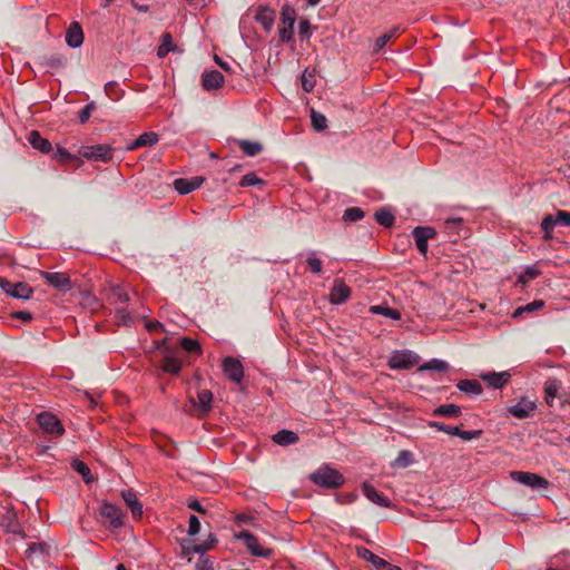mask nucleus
Wrapping results in <instances>:
<instances>
[{
    "instance_id": "16",
    "label": "nucleus",
    "mask_w": 570,
    "mask_h": 570,
    "mask_svg": "<svg viewBox=\"0 0 570 570\" xmlns=\"http://www.w3.org/2000/svg\"><path fill=\"white\" fill-rule=\"evenodd\" d=\"M483 381H485L489 386L493 389H502L507 385L511 380V373L509 371L503 372H489L485 374H481L480 376Z\"/></svg>"
},
{
    "instance_id": "8",
    "label": "nucleus",
    "mask_w": 570,
    "mask_h": 570,
    "mask_svg": "<svg viewBox=\"0 0 570 570\" xmlns=\"http://www.w3.org/2000/svg\"><path fill=\"white\" fill-rule=\"evenodd\" d=\"M0 287L6 294L18 299H29L33 293L29 284L24 282L13 283L3 277H0Z\"/></svg>"
},
{
    "instance_id": "51",
    "label": "nucleus",
    "mask_w": 570,
    "mask_h": 570,
    "mask_svg": "<svg viewBox=\"0 0 570 570\" xmlns=\"http://www.w3.org/2000/svg\"><path fill=\"white\" fill-rule=\"evenodd\" d=\"M96 109V102L95 101H91L89 104H87L80 111H79V121L81 124H86L90 116H91V112Z\"/></svg>"
},
{
    "instance_id": "5",
    "label": "nucleus",
    "mask_w": 570,
    "mask_h": 570,
    "mask_svg": "<svg viewBox=\"0 0 570 570\" xmlns=\"http://www.w3.org/2000/svg\"><path fill=\"white\" fill-rule=\"evenodd\" d=\"M235 539L243 541L247 550L255 557L269 558L273 556V550L262 547L257 538L247 530L236 533Z\"/></svg>"
},
{
    "instance_id": "37",
    "label": "nucleus",
    "mask_w": 570,
    "mask_h": 570,
    "mask_svg": "<svg viewBox=\"0 0 570 570\" xmlns=\"http://www.w3.org/2000/svg\"><path fill=\"white\" fill-rule=\"evenodd\" d=\"M416 358H389L387 365L392 370H411Z\"/></svg>"
},
{
    "instance_id": "18",
    "label": "nucleus",
    "mask_w": 570,
    "mask_h": 570,
    "mask_svg": "<svg viewBox=\"0 0 570 570\" xmlns=\"http://www.w3.org/2000/svg\"><path fill=\"white\" fill-rule=\"evenodd\" d=\"M203 183L204 178L200 176H196L190 179L177 178L174 181V187L179 194L186 195L199 188Z\"/></svg>"
},
{
    "instance_id": "42",
    "label": "nucleus",
    "mask_w": 570,
    "mask_h": 570,
    "mask_svg": "<svg viewBox=\"0 0 570 570\" xmlns=\"http://www.w3.org/2000/svg\"><path fill=\"white\" fill-rule=\"evenodd\" d=\"M49 546L45 542L30 543L26 550V557L31 558L33 556H45L48 553Z\"/></svg>"
},
{
    "instance_id": "20",
    "label": "nucleus",
    "mask_w": 570,
    "mask_h": 570,
    "mask_svg": "<svg viewBox=\"0 0 570 570\" xmlns=\"http://www.w3.org/2000/svg\"><path fill=\"white\" fill-rule=\"evenodd\" d=\"M364 495L373 503L383 507L390 508L391 501L389 498L380 493L372 484L364 483L362 487Z\"/></svg>"
},
{
    "instance_id": "9",
    "label": "nucleus",
    "mask_w": 570,
    "mask_h": 570,
    "mask_svg": "<svg viewBox=\"0 0 570 570\" xmlns=\"http://www.w3.org/2000/svg\"><path fill=\"white\" fill-rule=\"evenodd\" d=\"M535 409V401L530 400L528 396H522L517 404L508 406L507 411L512 416L524 420L530 417Z\"/></svg>"
},
{
    "instance_id": "58",
    "label": "nucleus",
    "mask_w": 570,
    "mask_h": 570,
    "mask_svg": "<svg viewBox=\"0 0 570 570\" xmlns=\"http://www.w3.org/2000/svg\"><path fill=\"white\" fill-rule=\"evenodd\" d=\"M145 327L149 333H163L165 331L163 324L158 321H147Z\"/></svg>"
},
{
    "instance_id": "38",
    "label": "nucleus",
    "mask_w": 570,
    "mask_h": 570,
    "mask_svg": "<svg viewBox=\"0 0 570 570\" xmlns=\"http://www.w3.org/2000/svg\"><path fill=\"white\" fill-rule=\"evenodd\" d=\"M370 311L373 314L384 315V316L390 317L392 320H400L401 318L400 312L397 309L391 308L387 305H374V306H371Z\"/></svg>"
},
{
    "instance_id": "50",
    "label": "nucleus",
    "mask_w": 570,
    "mask_h": 570,
    "mask_svg": "<svg viewBox=\"0 0 570 570\" xmlns=\"http://www.w3.org/2000/svg\"><path fill=\"white\" fill-rule=\"evenodd\" d=\"M298 35L301 40H308L312 31H311V23L307 19H302L298 23Z\"/></svg>"
},
{
    "instance_id": "3",
    "label": "nucleus",
    "mask_w": 570,
    "mask_h": 570,
    "mask_svg": "<svg viewBox=\"0 0 570 570\" xmlns=\"http://www.w3.org/2000/svg\"><path fill=\"white\" fill-rule=\"evenodd\" d=\"M37 422L43 433L59 438L65 433V428L60 420L50 412H41L37 415Z\"/></svg>"
},
{
    "instance_id": "1",
    "label": "nucleus",
    "mask_w": 570,
    "mask_h": 570,
    "mask_svg": "<svg viewBox=\"0 0 570 570\" xmlns=\"http://www.w3.org/2000/svg\"><path fill=\"white\" fill-rule=\"evenodd\" d=\"M157 347L165 353V356H177L179 352L203 353L200 343L187 336H165L155 341Z\"/></svg>"
},
{
    "instance_id": "56",
    "label": "nucleus",
    "mask_w": 570,
    "mask_h": 570,
    "mask_svg": "<svg viewBox=\"0 0 570 570\" xmlns=\"http://www.w3.org/2000/svg\"><path fill=\"white\" fill-rule=\"evenodd\" d=\"M306 262H307L309 269L313 273L320 274L322 272V261L321 259L316 258L315 256H309Z\"/></svg>"
},
{
    "instance_id": "55",
    "label": "nucleus",
    "mask_w": 570,
    "mask_h": 570,
    "mask_svg": "<svg viewBox=\"0 0 570 570\" xmlns=\"http://www.w3.org/2000/svg\"><path fill=\"white\" fill-rule=\"evenodd\" d=\"M199 530H200V522L196 515L191 514L189 517L188 534L195 535L199 532Z\"/></svg>"
},
{
    "instance_id": "7",
    "label": "nucleus",
    "mask_w": 570,
    "mask_h": 570,
    "mask_svg": "<svg viewBox=\"0 0 570 570\" xmlns=\"http://www.w3.org/2000/svg\"><path fill=\"white\" fill-rule=\"evenodd\" d=\"M281 16L282 27L279 28V38L283 42H288L293 39L296 12L289 4H284Z\"/></svg>"
},
{
    "instance_id": "57",
    "label": "nucleus",
    "mask_w": 570,
    "mask_h": 570,
    "mask_svg": "<svg viewBox=\"0 0 570 570\" xmlns=\"http://www.w3.org/2000/svg\"><path fill=\"white\" fill-rule=\"evenodd\" d=\"M116 317L124 325H129L132 322L130 314L124 308L117 309Z\"/></svg>"
},
{
    "instance_id": "6",
    "label": "nucleus",
    "mask_w": 570,
    "mask_h": 570,
    "mask_svg": "<svg viewBox=\"0 0 570 570\" xmlns=\"http://www.w3.org/2000/svg\"><path fill=\"white\" fill-rule=\"evenodd\" d=\"M511 478L513 481H517L533 490H546L550 485L549 481L546 478L531 472L512 471Z\"/></svg>"
},
{
    "instance_id": "19",
    "label": "nucleus",
    "mask_w": 570,
    "mask_h": 570,
    "mask_svg": "<svg viewBox=\"0 0 570 570\" xmlns=\"http://www.w3.org/2000/svg\"><path fill=\"white\" fill-rule=\"evenodd\" d=\"M121 497L126 505L130 509V512L135 519H140L142 515V504L138 500L136 493L132 490H124Z\"/></svg>"
},
{
    "instance_id": "63",
    "label": "nucleus",
    "mask_w": 570,
    "mask_h": 570,
    "mask_svg": "<svg viewBox=\"0 0 570 570\" xmlns=\"http://www.w3.org/2000/svg\"><path fill=\"white\" fill-rule=\"evenodd\" d=\"M236 521L239 523H248L252 521V517L248 514L240 513L236 515Z\"/></svg>"
},
{
    "instance_id": "64",
    "label": "nucleus",
    "mask_w": 570,
    "mask_h": 570,
    "mask_svg": "<svg viewBox=\"0 0 570 570\" xmlns=\"http://www.w3.org/2000/svg\"><path fill=\"white\" fill-rule=\"evenodd\" d=\"M215 61L216 63L225 71H230V66L223 61L220 58H218L217 56L215 57Z\"/></svg>"
},
{
    "instance_id": "28",
    "label": "nucleus",
    "mask_w": 570,
    "mask_h": 570,
    "mask_svg": "<svg viewBox=\"0 0 570 570\" xmlns=\"http://www.w3.org/2000/svg\"><path fill=\"white\" fill-rule=\"evenodd\" d=\"M434 416L458 417L461 414V407L455 404H442L433 410Z\"/></svg>"
},
{
    "instance_id": "39",
    "label": "nucleus",
    "mask_w": 570,
    "mask_h": 570,
    "mask_svg": "<svg viewBox=\"0 0 570 570\" xmlns=\"http://www.w3.org/2000/svg\"><path fill=\"white\" fill-rule=\"evenodd\" d=\"M541 274V271L535 268L534 266H527L518 276L517 284L522 285L523 287L528 284L529 281L534 279Z\"/></svg>"
},
{
    "instance_id": "35",
    "label": "nucleus",
    "mask_w": 570,
    "mask_h": 570,
    "mask_svg": "<svg viewBox=\"0 0 570 570\" xmlns=\"http://www.w3.org/2000/svg\"><path fill=\"white\" fill-rule=\"evenodd\" d=\"M543 306H544V301H542V299L533 301V302H531L529 304H525L523 306H519L517 309H514V312L512 314V317L513 318H518L523 313H532V312H535V311L542 308Z\"/></svg>"
},
{
    "instance_id": "10",
    "label": "nucleus",
    "mask_w": 570,
    "mask_h": 570,
    "mask_svg": "<svg viewBox=\"0 0 570 570\" xmlns=\"http://www.w3.org/2000/svg\"><path fill=\"white\" fill-rule=\"evenodd\" d=\"M222 368L225 376L236 384H240L244 377V367L239 358H223Z\"/></svg>"
},
{
    "instance_id": "25",
    "label": "nucleus",
    "mask_w": 570,
    "mask_h": 570,
    "mask_svg": "<svg viewBox=\"0 0 570 570\" xmlns=\"http://www.w3.org/2000/svg\"><path fill=\"white\" fill-rule=\"evenodd\" d=\"M255 19L266 31H269L274 23V11L265 7H259Z\"/></svg>"
},
{
    "instance_id": "13",
    "label": "nucleus",
    "mask_w": 570,
    "mask_h": 570,
    "mask_svg": "<svg viewBox=\"0 0 570 570\" xmlns=\"http://www.w3.org/2000/svg\"><path fill=\"white\" fill-rule=\"evenodd\" d=\"M351 295V288L344 283V281L336 278L333 283L330 302L334 305L345 303Z\"/></svg>"
},
{
    "instance_id": "52",
    "label": "nucleus",
    "mask_w": 570,
    "mask_h": 570,
    "mask_svg": "<svg viewBox=\"0 0 570 570\" xmlns=\"http://www.w3.org/2000/svg\"><path fill=\"white\" fill-rule=\"evenodd\" d=\"M262 184L263 180L259 177H257L254 173L245 175L239 183L242 187L256 186Z\"/></svg>"
},
{
    "instance_id": "62",
    "label": "nucleus",
    "mask_w": 570,
    "mask_h": 570,
    "mask_svg": "<svg viewBox=\"0 0 570 570\" xmlns=\"http://www.w3.org/2000/svg\"><path fill=\"white\" fill-rule=\"evenodd\" d=\"M16 316H17V318L22 320L23 322H29L32 320V315L26 311L17 312Z\"/></svg>"
},
{
    "instance_id": "27",
    "label": "nucleus",
    "mask_w": 570,
    "mask_h": 570,
    "mask_svg": "<svg viewBox=\"0 0 570 570\" xmlns=\"http://www.w3.org/2000/svg\"><path fill=\"white\" fill-rule=\"evenodd\" d=\"M213 393L209 390H200L197 393V406L202 414H207L212 410Z\"/></svg>"
},
{
    "instance_id": "2",
    "label": "nucleus",
    "mask_w": 570,
    "mask_h": 570,
    "mask_svg": "<svg viewBox=\"0 0 570 570\" xmlns=\"http://www.w3.org/2000/svg\"><path fill=\"white\" fill-rule=\"evenodd\" d=\"M309 480L314 484L326 489H338L345 482V478L340 471L326 464L313 472Z\"/></svg>"
},
{
    "instance_id": "47",
    "label": "nucleus",
    "mask_w": 570,
    "mask_h": 570,
    "mask_svg": "<svg viewBox=\"0 0 570 570\" xmlns=\"http://www.w3.org/2000/svg\"><path fill=\"white\" fill-rule=\"evenodd\" d=\"M444 229L449 234H460V228L463 226L462 218H449L444 222Z\"/></svg>"
},
{
    "instance_id": "53",
    "label": "nucleus",
    "mask_w": 570,
    "mask_h": 570,
    "mask_svg": "<svg viewBox=\"0 0 570 570\" xmlns=\"http://www.w3.org/2000/svg\"><path fill=\"white\" fill-rule=\"evenodd\" d=\"M315 80L313 78V75H307L306 71L302 75V87L304 91L311 92L314 89Z\"/></svg>"
},
{
    "instance_id": "29",
    "label": "nucleus",
    "mask_w": 570,
    "mask_h": 570,
    "mask_svg": "<svg viewBox=\"0 0 570 570\" xmlns=\"http://www.w3.org/2000/svg\"><path fill=\"white\" fill-rule=\"evenodd\" d=\"M458 389L471 395H479L483 391L482 385L475 380H462L458 383Z\"/></svg>"
},
{
    "instance_id": "11",
    "label": "nucleus",
    "mask_w": 570,
    "mask_h": 570,
    "mask_svg": "<svg viewBox=\"0 0 570 570\" xmlns=\"http://www.w3.org/2000/svg\"><path fill=\"white\" fill-rule=\"evenodd\" d=\"M412 235L414 237L415 245H416L419 252L422 255H426L428 246H429L428 242H429V239H432L435 237L436 230L431 226H416L413 229Z\"/></svg>"
},
{
    "instance_id": "24",
    "label": "nucleus",
    "mask_w": 570,
    "mask_h": 570,
    "mask_svg": "<svg viewBox=\"0 0 570 570\" xmlns=\"http://www.w3.org/2000/svg\"><path fill=\"white\" fill-rule=\"evenodd\" d=\"M155 366L165 373L178 374L183 363L180 358H160Z\"/></svg>"
},
{
    "instance_id": "12",
    "label": "nucleus",
    "mask_w": 570,
    "mask_h": 570,
    "mask_svg": "<svg viewBox=\"0 0 570 570\" xmlns=\"http://www.w3.org/2000/svg\"><path fill=\"white\" fill-rule=\"evenodd\" d=\"M356 554L363 560L373 564L376 570H401L400 567L391 564L379 556L374 554L371 550L364 547L356 548Z\"/></svg>"
},
{
    "instance_id": "17",
    "label": "nucleus",
    "mask_w": 570,
    "mask_h": 570,
    "mask_svg": "<svg viewBox=\"0 0 570 570\" xmlns=\"http://www.w3.org/2000/svg\"><path fill=\"white\" fill-rule=\"evenodd\" d=\"M224 76L218 70L204 71L202 73V86L205 90H215L223 86Z\"/></svg>"
},
{
    "instance_id": "30",
    "label": "nucleus",
    "mask_w": 570,
    "mask_h": 570,
    "mask_svg": "<svg viewBox=\"0 0 570 570\" xmlns=\"http://www.w3.org/2000/svg\"><path fill=\"white\" fill-rule=\"evenodd\" d=\"M556 226H558L557 216L556 215L548 214V215H546L543 217V219L541 222V229L544 233L543 238L546 240H550V239L553 238V229H554Z\"/></svg>"
},
{
    "instance_id": "36",
    "label": "nucleus",
    "mask_w": 570,
    "mask_h": 570,
    "mask_svg": "<svg viewBox=\"0 0 570 570\" xmlns=\"http://www.w3.org/2000/svg\"><path fill=\"white\" fill-rule=\"evenodd\" d=\"M108 301L111 304L127 303L129 301V295L122 289L121 286L116 285L110 288Z\"/></svg>"
},
{
    "instance_id": "22",
    "label": "nucleus",
    "mask_w": 570,
    "mask_h": 570,
    "mask_svg": "<svg viewBox=\"0 0 570 570\" xmlns=\"http://www.w3.org/2000/svg\"><path fill=\"white\" fill-rule=\"evenodd\" d=\"M272 440L274 441V443L278 445L288 446L292 444H296L299 438L295 432L284 429L275 433L272 436Z\"/></svg>"
},
{
    "instance_id": "49",
    "label": "nucleus",
    "mask_w": 570,
    "mask_h": 570,
    "mask_svg": "<svg viewBox=\"0 0 570 570\" xmlns=\"http://www.w3.org/2000/svg\"><path fill=\"white\" fill-rule=\"evenodd\" d=\"M413 456L410 451L403 450L399 453L397 458L395 459V465L397 466H407L412 463Z\"/></svg>"
},
{
    "instance_id": "60",
    "label": "nucleus",
    "mask_w": 570,
    "mask_h": 570,
    "mask_svg": "<svg viewBox=\"0 0 570 570\" xmlns=\"http://www.w3.org/2000/svg\"><path fill=\"white\" fill-rule=\"evenodd\" d=\"M197 570H214L213 564L207 559H199V561L196 564Z\"/></svg>"
},
{
    "instance_id": "40",
    "label": "nucleus",
    "mask_w": 570,
    "mask_h": 570,
    "mask_svg": "<svg viewBox=\"0 0 570 570\" xmlns=\"http://www.w3.org/2000/svg\"><path fill=\"white\" fill-rule=\"evenodd\" d=\"M238 146L247 156L252 157L259 154L263 149V146L259 142L249 140H239Z\"/></svg>"
},
{
    "instance_id": "45",
    "label": "nucleus",
    "mask_w": 570,
    "mask_h": 570,
    "mask_svg": "<svg viewBox=\"0 0 570 570\" xmlns=\"http://www.w3.org/2000/svg\"><path fill=\"white\" fill-rule=\"evenodd\" d=\"M364 217V210L360 207H350L345 209L343 214V220L345 222H357Z\"/></svg>"
},
{
    "instance_id": "43",
    "label": "nucleus",
    "mask_w": 570,
    "mask_h": 570,
    "mask_svg": "<svg viewBox=\"0 0 570 570\" xmlns=\"http://www.w3.org/2000/svg\"><path fill=\"white\" fill-rule=\"evenodd\" d=\"M374 216L376 222L384 227H391L394 223V215L389 209L382 208Z\"/></svg>"
},
{
    "instance_id": "33",
    "label": "nucleus",
    "mask_w": 570,
    "mask_h": 570,
    "mask_svg": "<svg viewBox=\"0 0 570 570\" xmlns=\"http://www.w3.org/2000/svg\"><path fill=\"white\" fill-rule=\"evenodd\" d=\"M176 46L173 43V37L170 33L165 32L161 36V43L158 47L157 56L159 58H165L170 51H175Z\"/></svg>"
},
{
    "instance_id": "23",
    "label": "nucleus",
    "mask_w": 570,
    "mask_h": 570,
    "mask_svg": "<svg viewBox=\"0 0 570 570\" xmlns=\"http://www.w3.org/2000/svg\"><path fill=\"white\" fill-rule=\"evenodd\" d=\"M28 142L41 153H49L51 150V144L48 139L43 138L38 131L33 130L28 135Z\"/></svg>"
},
{
    "instance_id": "26",
    "label": "nucleus",
    "mask_w": 570,
    "mask_h": 570,
    "mask_svg": "<svg viewBox=\"0 0 570 570\" xmlns=\"http://www.w3.org/2000/svg\"><path fill=\"white\" fill-rule=\"evenodd\" d=\"M158 142V135L156 132H153V131H149V132H144L142 135H140L130 146L128 149L130 150H135V149H138L140 147H145V146H154L155 144Z\"/></svg>"
},
{
    "instance_id": "34",
    "label": "nucleus",
    "mask_w": 570,
    "mask_h": 570,
    "mask_svg": "<svg viewBox=\"0 0 570 570\" xmlns=\"http://www.w3.org/2000/svg\"><path fill=\"white\" fill-rule=\"evenodd\" d=\"M449 370V364L445 361L432 358L429 362H425L424 364L420 365L417 367V372L423 371H436V372H445Z\"/></svg>"
},
{
    "instance_id": "31",
    "label": "nucleus",
    "mask_w": 570,
    "mask_h": 570,
    "mask_svg": "<svg viewBox=\"0 0 570 570\" xmlns=\"http://www.w3.org/2000/svg\"><path fill=\"white\" fill-rule=\"evenodd\" d=\"M559 382L557 380H548L544 383V400L548 406H553L554 399L558 395Z\"/></svg>"
},
{
    "instance_id": "44",
    "label": "nucleus",
    "mask_w": 570,
    "mask_h": 570,
    "mask_svg": "<svg viewBox=\"0 0 570 570\" xmlns=\"http://www.w3.org/2000/svg\"><path fill=\"white\" fill-rule=\"evenodd\" d=\"M72 468L76 472H78L82 476V479L86 483L91 482L92 479H91L90 469L88 468V465L85 462H82L80 460H75L72 462Z\"/></svg>"
},
{
    "instance_id": "15",
    "label": "nucleus",
    "mask_w": 570,
    "mask_h": 570,
    "mask_svg": "<svg viewBox=\"0 0 570 570\" xmlns=\"http://www.w3.org/2000/svg\"><path fill=\"white\" fill-rule=\"evenodd\" d=\"M82 155L87 159L108 161L112 157V149L106 145L90 146L85 148Z\"/></svg>"
},
{
    "instance_id": "61",
    "label": "nucleus",
    "mask_w": 570,
    "mask_h": 570,
    "mask_svg": "<svg viewBox=\"0 0 570 570\" xmlns=\"http://www.w3.org/2000/svg\"><path fill=\"white\" fill-rule=\"evenodd\" d=\"M188 507L196 511V512H199V513H204L205 512V509L203 508V505L197 501V500H193L188 503Z\"/></svg>"
},
{
    "instance_id": "4",
    "label": "nucleus",
    "mask_w": 570,
    "mask_h": 570,
    "mask_svg": "<svg viewBox=\"0 0 570 570\" xmlns=\"http://www.w3.org/2000/svg\"><path fill=\"white\" fill-rule=\"evenodd\" d=\"M99 514L104 518V523L111 529H119L124 525V512L115 504L102 503L99 508Z\"/></svg>"
},
{
    "instance_id": "41",
    "label": "nucleus",
    "mask_w": 570,
    "mask_h": 570,
    "mask_svg": "<svg viewBox=\"0 0 570 570\" xmlns=\"http://www.w3.org/2000/svg\"><path fill=\"white\" fill-rule=\"evenodd\" d=\"M217 543V539L214 534H209L207 540H205L203 543L200 544H194L191 548H189L188 550L193 553H205L206 551L213 549L215 547V544Z\"/></svg>"
},
{
    "instance_id": "59",
    "label": "nucleus",
    "mask_w": 570,
    "mask_h": 570,
    "mask_svg": "<svg viewBox=\"0 0 570 570\" xmlns=\"http://www.w3.org/2000/svg\"><path fill=\"white\" fill-rule=\"evenodd\" d=\"M480 434H481L480 430H478V431H463V430H461L459 428V432H458L456 436L461 438L462 440L470 441V440L479 438Z\"/></svg>"
},
{
    "instance_id": "54",
    "label": "nucleus",
    "mask_w": 570,
    "mask_h": 570,
    "mask_svg": "<svg viewBox=\"0 0 570 570\" xmlns=\"http://www.w3.org/2000/svg\"><path fill=\"white\" fill-rule=\"evenodd\" d=\"M556 216H557L558 226L570 227V212L558 210Z\"/></svg>"
},
{
    "instance_id": "14",
    "label": "nucleus",
    "mask_w": 570,
    "mask_h": 570,
    "mask_svg": "<svg viewBox=\"0 0 570 570\" xmlns=\"http://www.w3.org/2000/svg\"><path fill=\"white\" fill-rule=\"evenodd\" d=\"M40 275L48 284L59 291H69L72 287L69 276L65 273L41 272Z\"/></svg>"
},
{
    "instance_id": "32",
    "label": "nucleus",
    "mask_w": 570,
    "mask_h": 570,
    "mask_svg": "<svg viewBox=\"0 0 570 570\" xmlns=\"http://www.w3.org/2000/svg\"><path fill=\"white\" fill-rule=\"evenodd\" d=\"M400 27H393L390 31L379 37L375 41L374 52L382 50L393 38L401 33Z\"/></svg>"
},
{
    "instance_id": "21",
    "label": "nucleus",
    "mask_w": 570,
    "mask_h": 570,
    "mask_svg": "<svg viewBox=\"0 0 570 570\" xmlns=\"http://www.w3.org/2000/svg\"><path fill=\"white\" fill-rule=\"evenodd\" d=\"M66 42L71 48H78L82 45L83 32L78 22L70 23L66 33Z\"/></svg>"
},
{
    "instance_id": "46",
    "label": "nucleus",
    "mask_w": 570,
    "mask_h": 570,
    "mask_svg": "<svg viewBox=\"0 0 570 570\" xmlns=\"http://www.w3.org/2000/svg\"><path fill=\"white\" fill-rule=\"evenodd\" d=\"M311 121H312L313 128L316 131H322L327 126L326 125V117L323 114L317 112L315 110H312V112H311Z\"/></svg>"
},
{
    "instance_id": "48",
    "label": "nucleus",
    "mask_w": 570,
    "mask_h": 570,
    "mask_svg": "<svg viewBox=\"0 0 570 570\" xmlns=\"http://www.w3.org/2000/svg\"><path fill=\"white\" fill-rule=\"evenodd\" d=\"M429 426L438 430V431H442L446 434H450V435H454L456 436L458 432H459V428L458 426H450V425H445L441 422H436V421H431L429 423Z\"/></svg>"
}]
</instances>
